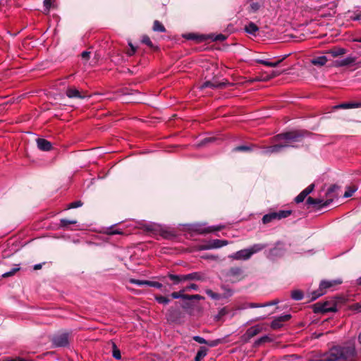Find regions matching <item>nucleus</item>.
Returning <instances> with one entry per match:
<instances>
[{
  "mask_svg": "<svg viewBox=\"0 0 361 361\" xmlns=\"http://www.w3.org/2000/svg\"><path fill=\"white\" fill-rule=\"evenodd\" d=\"M129 46L130 47V50L128 51L127 54L128 56H132L135 54L136 49L130 42L129 43Z\"/></svg>",
  "mask_w": 361,
  "mask_h": 361,
  "instance_id": "obj_60",
  "label": "nucleus"
},
{
  "mask_svg": "<svg viewBox=\"0 0 361 361\" xmlns=\"http://www.w3.org/2000/svg\"><path fill=\"white\" fill-rule=\"evenodd\" d=\"M129 281H130V283L136 284V285H138V286H143V285H147L148 286V281H147V280H137V279H130Z\"/></svg>",
  "mask_w": 361,
  "mask_h": 361,
  "instance_id": "obj_45",
  "label": "nucleus"
},
{
  "mask_svg": "<svg viewBox=\"0 0 361 361\" xmlns=\"http://www.w3.org/2000/svg\"><path fill=\"white\" fill-rule=\"evenodd\" d=\"M328 61L326 56H320L311 59V63L317 66H322Z\"/></svg>",
  "mask_w": 361,
  "mask_h": 361,
  "instance_id": "obj_21",
  "label": "nucleus"
},
{
  "mask_svg": "<svg viewBox=\"0 0 361 361\" xmlns=\"http://www.w3.org/2000/svg\"><path fill=\"white\" fill-rule=\"evenodd\" d=\"M263 330V326L262 324H257L255 326L249 328L245 334L243 335V338L245 341H249L250 338L257 336L258 334L262 332Z\"/></svg>",
  "mask_w": 361,
  "mask_h": 361,
  "instance_id": "obj_9",
  "label": "nucleus"
},
{
  "mask_svg": "<svg viewBox=\"0 0 361 361\" xmlns=\"http://www.w3.org/2000/svg\"><path fill=\"white\" fill-rule=\"evenodd\" d=\"M361 102H349L342 103L339 105L335 106L334 109H353V108H360Z\"/></svg>",
  "mask_w": 361,
  "mask_h": 361,
  "instance_id": "obj_20",
  "label": "nucleus"
},
{
  "mask_svg": "<svg viewBox=\"0 0 361 361\" xmlns=\"http://www.w3.org/2000/svg\"><path fill=\"white\" fill-rule=\"evenodd\" d=\"M90 52L87 51H85L81 54V57L85 60H88L90 59Z\"/></svg>",
  "mask_w": 361,
  "mask_h": 361,
  "instance_id": "obj_59",
  "label": "nucleus"
},
{
  "mask_svg": "<svg viewBox=\"0 0 361 361\" xmlns=\"http://www.w3.org/2000/svg\"><path fill=\"white\" fill-rule=\"evenodd\" d=\"M336 310L337 307L334 301H326L324 303L318 302L314 305V312L316 313H326L336 312Z\"/></svg>",
  "mask_w": 361,
  "mask_h": 361,
  "instance_id": "obj_6",
  "label": "nucleus"
},
{
  "mask_svg": "<svg viewBox=\"0 0 361 361\" xmlns=\"http://www.w3.org/2000/svg\"><path fill=\"white\" fill-rule=\"evenodd\" d=\"M279 245H277L275 247L271 249L269 252L270 255L271 256H279L281 255L283 253V251L281 250V247H279Z\"/></svg>",
  "mask_w": 361,
  "mask_h": 361,
  "instance_id": "obj_39",
  "label": "nucleus"
},
{
  "mask_svg": "<svg viewBox=\"0 0 361 361\" xmlns=\"http://www.w3.org/2000/svg\"><path fill=\"white\" fill-rule=\"evenodd\" d=\"M218 343H219L218 341H207V344L211 347H214V346H216Z\"/></svg>",
  "mask_w": 361,
  "mask_h": 361,
  "instance_id": "obj_63",
  "label": "nucleus"
},
{
  "mask_svg": "<svg viewBox=\"0 0 361 361\" xmlns=\"http://www.w3.org/2000/svg\"><path fill=\"white\" fill-rule=\"evenodd\" d=\"M198 288V286L195 284V283H191L190 285L188 286L187 287H185L184 288L185 291V290H190V289H192V290H197Z\"/></svg>",
  "mask_w": 361,
  "mask_h": 361,
  "instance_id": "obj_58",
  "label": "nucleus"
},
{
  "mask_svg": "<svg viewBox=\"0 0 361 361\" xmlns=\"http://www.w3.org/2000/svg\"><path fill=\"white\" fill-rule=\"evenodd\" d=\"M153 30L155 32H165L166 29L161 22L155 20L153 24Z\"/></svg>",
  "mask_w": 361,
  "mask_h": 361,
  "instance_id": "obj_30",
  "label": "nucleus"
},
{
  "mask_svg": "<svg viewBox=\"0 0 361 361\" xmlns=\"http://www.w3.org/2000/svg\"><path fill=\"white\" fill-rule=\"evenodd\" d=\"M226 36L222 35V34H219L218 35H216L214 38V40L216 41H224L226 39Z\"/></svg>",
  "mask_w": 361,
  "mask_h": 361,
  "instance_id": "obj_61",
  "label": "nucleus"
},
{
  "mask_svg": "<svg viewBox=\"0 0 361 361\" xmlns=\"http://www.w3.org/2000/svg\"><path fill=\"white\" fill-rule=\"evenodd\" d=\"M207 295L214 300H219L222 298V296L219 293L213 292L211 289H207L205 290Z\"/></svg>",
  "mask_w": 361,
  "mask_h": 361,
  "instance_id": "obj_35",
  "label": "nucleus"
},
{
  "mask_svg": "<svg viewBox=\"0 0 361 361\" xmlns=\"http://www.w3.org/2000/svg\"><path fill=\"white\" fill-rule=\"evenodd\" d=\"M66 94L69 98L83 99L85 97V95L82 94V93L74 87H68L66 91Z\"/></svg>",
  "mask_w": 361,
  "mask_h": 361,
  "instance_id": "obj_15",
  "label": "nucleus"
},
{
  "mask_svg": "<svg viewBox=\"0 0 361 361\" xmlns=\"http://www.w3.org/2000/svg\"><path fill=\"white\" fill-rule=\"evenodd\" d=\"M314 189V185L311 184L308 187H307L304 190H302L305 194L307 196Z\"/></svg>",
  "mask_w": 361,
  "mask_h": 361,
  "instance_id": "obj_53",
  "label": "nucleus"
},
{
  "mask_svg": "<svg viewBox=\"0 0 361 361\" xmlns=\"http://www.w3.org/2000/svg\"><path fill=\"white\" fill-rule=\"evenodd\" d=\"M257 62L260 64H263L267 66L271 67V62L267 61V60H262V59H258L257 60Z\"/></svg>",
  "mask_w": 361,
  "mask_h": 361,
  "instance_id": "obj_55",
  "label": "nucleus"
},
{
  "mask_svg": "<svg viewBox=\"0 0 361 361\" xmlns=\"http://www.w3.org/2000/svg\"><path fill=\"white\" fill-rule=\"evenodd\" d=\"M325 202L324 199L322 198H312L311 197H309L307 200V204H312L315 207L318 206L317 208L320 209L323 207H326V205H324V203Z\"/></svg>",
  "mask_w": 361,
  "mask_h": 361,
  "instance_id": "obj_19",
  "label": "nucleus"
},
{
  "mask_svg": "<svg viewBox=\"0 0 361 361\" xmlns=\"http://www.w3.org/2000/svg\"><path fill=\"white\" fill-rule=\"evenodd\" d=\"M77 224V221L75 219L68 220L66 219H61L60 220L59 227L63 229H68L69 225H75Z\"/></svg>",
  "mask_w": 361,
  "mask_h": 361,
  "instance_id": "obj_24",
  "label": "nucleus"
},
{
  "mask_svg": "<svg viewBox=\"0 0 361 361\" xmlns=\"http://www.w3.org/2000/svg\"><path fill=\"white\" fill-rule=\"evenodd\" d=\"M252 149V146L241 145L235 147L233 152H250Z\"/></svg>",
  "mask_w": 361,
  "mask_h": 361,
  "instance_id": "obj_37",
  "label": "nucleus"
},
{
  "mask_svg": "<svg viewBox=\"0 0 361 361\" xmlns=\"http://www.w3.org/2000/svg\"><path fill=\"white\" fill-rule=\"evenodd\" d=\"M105 233L106 234L111 235H116V234H119V235L123 234V232L121 230L114 229L112 227L108 228Z\"/></svg>",
  "mask_w": 361,
  "mask_h": 361,
  "instance_id": "obj_42",
  "label": "nucleus"
},
{
  "mask_svg": "<svg viewBox=\"0 0 361 361\" xmlns=\"http://www.w3.org/2000/svg\"><path fill=\"white\" fill-rule=\"evenodd\" d=\"M148 286H151V287L157 288L158 289H161L163 287L162 283H161L158 281H148Z\"/></svg>",
  "mask_w": 361,
  "mask_h": 361,
  "instance_id": "obj_47",
  "label": "nucleus"
},
{
  "mask_svg": "<svg viewBox=\"0 0 361 361\" xmlns=\"http://www.w3.org/2000/svg\"><path fill=\"white\" fill-rule=\"evenodd\" d=\"M257 62L260 64H263L267 66L271 67V62L267 61V60H262V59H258L257 60Z\"/></svg>",
  "mask_w": 361,
  "mask_h": 361,
  "instance_id": "obj_54",
  "label": "nucleus"
},
{
  "mask_svg": "<svg viewBox=\"0 0 361 361\" xmlns=\"http://www.w3.org/2000/svg\"><path fill=\"white\" fill-rule=\"evenodd\" d=\"M291 297L293 299H294L295 300H300L302 299L303 294L300 290H293L291 293Z\"/></svg>",
  "mask_w": 361,
  "mask_h": 361,
  "instance_id": "obj_38",
  "label": "nucleus"
},
{
  "mask_svg": "<svg viewBox=\"0 0 361 361\" xmlns=\"http://www.w3.org/2000/svg\"><path fill=\"white\" fill-rule=\"evenodd\" d=\"M350 309L353 311H356L357 312H361V305L359 304V303H355V304H353L351 306H350Z\"/></svg>",
  "mask_w": 361,
  "mask_h": 361,
  "instance_id": "obj_52",
  "label": "nucleus"
},
{
  "mask_svg": "<svg viewBox=\"0 0 361 361\" xmlns=\"http://www.w3.org/2000/svg\"><path fill=\"white\" fill-rule=\"evenodd\" d=\"M342 283V281L340 279L331 280V281H322L320 283L319 290L314 293L312 296L313 299H316L319 296L326 293L327 289H331L335 286Z\"/></svg>",
  "mask_w": 361,
  "mask_h": 361,
  "instance_id": "obj_5",
  "label": "nucleus"
},
{
  "mask_svg": "<svg viewBox=\"0 0 361 361\" xmlns=\"http://www.w3.org/2000/svg\"><path fill=\"white\" fill-rule=\"evenodd\" d=\"M19 270V268H13L12 269L11 271H8V272H6L4 274H2V276L4 278H7V277H9V276H13V274H15V273Z\"/></svg>",
  "mask_w": 361,
  "mask_h": 361,
  "instance_id": "obj_49",
  "label": "nucleus"
},
{
  "mask_svg": "<svg viewBox=\"0 0 361 361\" xmlns=\"http://www.w3.org/2000/svg\"><path fill=\"white\" fill-rule=\"evenodd\" d=\"M154 298L156 301L159 304L167 305L170 302L169 298L160 295H155Z\"/></svg>",
  "mask_w": 361,
  "mask_h": 361,
  "instance_id": "obj_33",
  "label": "nucleus"
},
{
  "mask_svg": "<svg viewBox=\"0 0 361 361\" xmlns=\"http://www.w3.org/2000/svg\"><path fill=\"white\" fill-rule=\"evenodd\" d=\"M307 132L293 130L279 134L272 138L276 144L264 148L262 153L269 154L281 152L285 147H295L294 143L302 142Z\"/></svg>",
  "mask_w": 361,
  "mask_h": 361,
  "instance_id": "obj_1",
  "label": "nucleus"
},
{
  "mask_svg": "<svg viewBox=\"0 0 361 361\" xmlns=\"http://www.w3.org/2000/svg\"><path fill=\"white\" fill-rule=\"evenodd\" d=\"M245 30L249 34L255 35L256 32L259 30V28L254 23L250 22L245 26Z\"/></svg>",
  "mask_w": 361,
  "mask_h": 361,
  "instance_id": "obj_27",
  "label": "nucleus"
},
{
  "mask_svg": "<svg viewBox=\"0 0 361 361\" xmlns=\"http://www.w3.org/2000/svg\"><path fill=\"white\" fill-rule=\"evenodd\" d=\"M185 292V290H182L179 292H173L171 295V296L174 298V299H178V298H182V299H184V297L186 296L187 295L186 294H183V293Z\"/></svg>",
  "mask_w": 361,
  "mask_h": 361,
  "instance_id": "obj_44",
  "label": "nucleus"
},
{
  "mask_svg": "<svg viewBox=\"0 0 361 361\" xmlns=\"http://www.w3.org/2000/svg\"><path fill=\"white\" fill-rule=\"evenodd\" d=\"M166 278H169L173 282V285H177L181 282L185 281L183 279V275H176L173 274H169L167 276H162L158 277V279L160 281H162L164 282H166Z\"/></svg>",
  "mask_w": 361,
  "mask_h": 361,
  "instance_id": "obj_13",
  "label": "nucleus"
},
{
  "mask_svg": "<svg viewBox=\"0 0 361 361\" xmlns=\"http://www.w3.org/2000/svg\"><path fill=\"white\" fill-rule=\"evenodd\" d=\"M281 73V72H280V71H273L270 75H268L264 78H260L257 77V78H255V79H253L252 81L269 80L273 78H275V77L279 75Z\"/></svg>",
  "mask_w": 361,
  "mask_h": 361,
  "instance_id": "obj_29",
  "label": "nucleus"
},
{
  "mask_svg": "<svg viewBox=\"0 0 361 361\" xmlns=\"http://www.w3.org/2000/svg\"><path fill=\"white\" fill-rule=\"evenodd\" d=\"M192 339L195 341L196 342L201 343V344H205L207 343V341H206L204 338L199 336H195L192 337Z\"/></svg>",
  "mask_w": 361,
  "mask_h": 361,
  "instance_id": "obj_50",
  "label": "nucleus"
},
{
  "mask_svg": "<svg viewBox=\"0 0 361 361\" xmlns=\"http://www.w3.org/2000/svg\"><path fill=\"white\" fill-rule=\"evenodd\" d=\"M202 300L204 299V298L200 295H187L184 297V300Z\"/></svg>",
  "mask_w": 361,
  "mask_h": 361,
  "instance_id": "obj_48",
  "label": "nucleus"
},
{
  "mask_svg": "<svg viewBox=\"0 0 361 361\" xmlns=\"http://www.w3.org/2000/svg\"><path fill=\"white\" fill-rule=\"evenodd\" d=\"M142 42L146 44L149 49L153 51H157L158 47L154 45L147 35H143L142 37Z\"/></svg>",
  "mask_w": 361,
  "mask_h": 361,
  "instance_id": "obj_23",
  "label": "nucleus"
},
{
  "mask_svg": "<svg viewBox=\"0 0 361 361\" xmlns=\"http://www.w3.org/2000/svg\"><path fill=\"white\" fill-rule=\"evenodd\" d=\"M221 290L224 293L221 295L222 298H228L231 297L233 294V290L228 286L222 285L221 286Z\"/></svg>",
  "mask_w": 361,
  "mask_h": 361,
  "instance_id": "obj_26",
  "label": "nucleus"
},
{
  "mask_svg": "<svg viewBox=\"0 0 361 361\" xmlns=\"http://www.w3.org/2000/svg\"><path fill=\"white\" fill-rule=\"evenodd\" d=\"M226 86V83L224 82H213L212 81H206L204 82L201 88H206V87H212V88H223Z\"/></svg>",
  "mask_w": 361,
  "mask_h": 361,
  "instance_id": "obj_22",
  "label": "nucleus"
},
{
  "mask_svg": "<svg viewBox=\"0 0 361 361\" xmlns=\"http://www.w3.org/2000/svg\"><path fill=\"white\" fill-rule=\"evenodd\" d=\"M290 314H284L276 317L271 324V327L273 329H279L281 328L285 322L288 321L290 319Z\"/></svg>",
  "mask_w": 361,
  "mask_h": 361,
  "instance_id": "obj_11",
  "label": "nucleus"
},
{
  "mask_svg": "<svg viewBox=\"0 0 361 361\" xmlns=\"http://www.w3.org/2000/svg\"><path fill=\"white\" fill-rule=\"evenodd\" d=\"M357 190V188L355 185H350L347 187L346 190L343 195L344 197H350L353 196V193Z\"/></svg>",
  "mask_w": 361,
  "mask_h": 361,
  "instance_id": "obj_32",
  "label": "nucleus"
},
{
  "mask_svg": "<svg viewBox=\"0 0 361 361\" xmlns=\"http://www.w3.org/2000/svg\"><path fill=\"white\" fill-rule=\"evenodd\" d=\"M338 187L336 185H331L326 192V200H324L325 202L324 205H329L334 199L337 198L338 195L336 193V190Z\"/></svg>",
  "mask_w": 361,
  "mask_h": 361,
  "instance_id": "obj_10",
  "label": "nucleus"
},
{
  "mask_svg": "<svg viewBox=\"0 0 361 361\" xmlns=\"http://www.w3.org/2000/svg\"><path fill=\"white\" fill-rule=\"evenodd\" d=\"M197 250H211V247H209V243H207L206 245H202L197 247Z\"/></svg>",
  "mask_w": 361,
  "mask_h": 361,
  "instance_id": "obj_56",
  "label": "nucleus"
},
{
  "mask_svg": "<svg viewBox=\"0 0 361 361\" xmlns=\"http://www.w3.org/2000/svg\"><path fill=\"white\" fill-rule=\"evenodd\" d=\"M333 57L342 56L346 53V50L343 48H334L328 51Z\"/></svg>",
  "mask_w": 361,
  "mask_h": 361,
  "instance_id": "obj_25",
  "label": "nucleus"
},
{
  "mask_svg": "<svg viewBox=\"0 0 361 361\" xmlns=\"http://www.w3.org/2000/svg\"><path fill=\"white\" fill-rule=\"evenodd\" d=\"M224 228V226L205 227L202 224H194L192 225L189 229L199 234H205L221 231Z\"/></svg>",
  "mask_w": 361,
  "mask_h": 361,
  "instance_id": "obj_7",
  "label": "nucleus"
},
{
  "mask_svg": "<svg viewBox=\"0 0 361 361\" xmlns=\"http://www.w3.org/2000/svg\"><path fill=\"white\" fill-rule=\"evenodd\" d=\"M357 353L353 344L343 346H334L326 353L322 357L324 361H355Z\"/></svg>",
  "mask_w": 361,
  "mask_h": 361,
  "instance_id": "obj_2",
  "label": "nucleus"
},
{
  "mask_svg": "<svg viewBox=\"0 0 361 361\" xmlns=\"http://www.w3.org/2000/svg\"><path fill=\"white\" fill-rule=\"evenodd\" d=\"M52 5V0H44V6L45 8V11L48 13L49 11L50 8Z\"/></svg>",
  "mask_w": 361,
  "mask_h": 361,
  "instance_id": "obj_51",
  "label": "nucleus"
},
{
  "mask_svg": "<svg viewBox=\"0 0 361 361\" xmlns=\"http://www.w3.org/2000/svg\"><path fill=\"white\" fill-rule=\"evenodd\" d=\"M355 61H356L355 57L348 56L342 60L337 61L336 62V66L338 67L347 66L353 64L355 62Z\"/></svg>",
  "mask_w": 361,
  "mask_h": 361,
  "instance_id": "obj_18",
  "label": "nucleus"
},
{
  "mask_svg": "<svg viewBox=\"0 0 361 361\" xmlns=\"http://www.w3.org/2000/svg\"><path fill=\"white\" fill-rule=\"evenodd\" d=\"M269 341H271L270 338L267 336H262L260 338L257 339V341H255V345L259 346L262 343H265V342H269Z\"/></svg>",
  "mask_w": 361,
  "mask_h": 361,
  "instance_id": "obj_43",
  "label": "nucleus"
},
{
  "mask_svg": "<svg viewBox=\"0 0 361 361\" xmlns=\"http://www.w3.org/2000/svg\"><path fill=\"white\" fill-rule=\"evenodd\" d=\"M209 247L212 249L220 248L223 246L227 245L228 244V241L226 240H219L214 239L208 242Z\"/></svg>",
  "mask_w": 361,
  "mask_h": 361,
  "instance_id": "obj_17",
  "label": "nucleus"
},
{
  "mask_svg": "<svg viewBox=\"0 0 361 361\" xmlns=\"http://www.w3.org/2000/svg\"><path fill=\"white\" fill-rule=\"evenodd\" d=\"M307 197V195L305 194V192L303 191H302L295 198V202L297 203H300V202H302L304 201V200L305 199V197Z\"/></svg>",
  "mask_w": 361,
  "mask_h": 361,
  "instance_id": "obj_46",
  "label": "nucleus"
},
{
  "mask_svg": "<svg viewBox=\"0 0 361 361\" xmlns=\"http://www.w3.org/2000/svg\"><path fill=\"white\" fill-rule=\"evenodd\" d=\"M350 18L353 20H360L361 19V12L355 14L353 16H351Z\"/></svg>",
  "mask_w": 361,
  "mask_h": 361,
  "instance_id": "obj_62",
  "label": "nucleus"
},
{
  "mask_svg": "<svg viewBox=\"0 0 361 361\" xmlns=\"http://www.w3.org/2000/svg\"><path fill=\"white\" fill-rule=\"evenodd\" d=\"M207 295L214 300H219L222 298V296L219 293L213 292L211 289H207L205 290Z\"/></svg>",
  "mask_w": 361,
  "mask_h": 361,
  "instance_id": "obj_36",
  "label": "nucleus"
},
{
  "mask_svg": "<svg viewBox=\"0 0 361 361\" xmlns=\"http://www.w3.org/2000/svg\"><path fill=\"white\" fill-rule=\"evenodd\" d=\"M83 204L82 202L80 200H77L75 202H73L68 204L66 209H75L81 207Z\"/></svg>",
  "mask_w": 361,
  "mask_h": 361,
  "instance_id": "obj_40",
  "label": "nucleus"
},
{
  "mask_svg": "<svg viewBox=\"0 0 361 361\" xmlns=\"http://www.w3.org/2000/svg\"><path fill=\"white\" fill-rule=\"evenodd\" d=\"M265 306H267V305H259V304H257V303H250L249 305V307H252V308L259 307H265Z\"/></svg>",
  "mask_w": 361,
  "mask_h": 361,
  "instance_id": "obj_64",
  "label": "nucleus"
},
{
  "mask_svg": "<svg viewBox=\"0 0 361 361\" xmlns=\"http://www.w3.org/2000/svg\"><path fill=\"white\" fill-rule=\"evenodd\" d=\"M36 142L37 147L42 151L48 152L52 149L51 143L44 138H37Z\"/></svg>",
  "mask_w": 361,
  "mask_h": 361,
  "instance_id": "obj_14",
  "label": "nucleus"
},
{
  "mask_svg": "<svg viewBox=\"0 0 361 361\" xmlns=\"http://www.w3.org/2000/svg\"><path fill=\"white\" fill-rule=\"evenodd\" d=\"M184 281H204V277L200 272H193L188 274L183 275Z\"/></svg>",
  "mask_w": 361,
  "mask_h": 361,
  "instance_id": "obj_16",
  "label": "nucleus"
},
{
  "mask_svg": "<svg viewBox=\"0 0 361 361\" xmlns=\"http://www.w3.org/2000/svg\"><path fill=\"white\" fill-rule=\"evenodd\" d=\"M112 353L115 359L120 360L121 358L120 350L117 348L115 343H112Z\"/></svg>",
  "mask_w": 361,
  "mask_h": 361,
  "instance_id": "obj_34",
  "label": "nucleus"
},
{
  "mask_svg": "<svg viewBox=\"0 0 361 361\" xmlns=\"http://www.w3.org/2000/svg\"><path fill=\"white\" fill-rule=\"evenodd\" d=\"M144 228L147 231L152 233H157L159 230V226L153 224H145Z\"/></svg>",
  "mask_w": 361,
  "mask_h": 361,
  "instance_id": "obj_31",
  "label": "nucleus"
},
{
  "mask_svg": "<svg viewBox=\"0 0 361 361\" xmlns=\"http://www.w3.org/2000/svg\"><path fill=\"white\" fill-rule=\"evenodd\" d=\"M291 214V210H279L276 212H270L269 213L263 216L262 221L264 224H267L274 221H279L287 218Z\"/></svg>",
  "mask_w": 361,
  "mask_h": 361,
  "instance_id": "obj_4",
  "label": "nucleus"
},
{
  "mask_svg": "<svg viewBox=\"0 0 361 361\" xmlns=\"http://www.w3.org/2000/svg\"><path fill=\"white\" fill-rule=\"evenodd\" d=\"M207 349L205 347H200L195 357V361H200L204 357L207 355Z\"/></svg>",
  "mask_w": 361,
  "mask_h": 361,
  "instance_id": "obj_28",
  "label": "nucleus"
},
{
  "mask_svg": "<svg viewBox=\"0 0 361 361\" xmlns=\"http://www.w3.org/2000/svg\"><path fill=\"white\" fill-rule=\"evenodd\" d=\"M159 233H160V235L164 238H170L171 237L173 236V235L171 233V232L170 231H168L166 230H164L162 229L160 226H159V230L158 231Z\"/></svg>",
  "mask_w": 361,
  "mask_h": 361,
  "instance_id": "obj_41",
  "label": "nucleus"
},
{
  "mask_svg": "<svg viewBox=\"0 0 361 361\" xmlns=\"http://www.w3.org/2000/svg\"><path fill=\"white\" fill-rule=\"evenodd\" d=\"M250 7L253 11H257L259 8L260 5L257 2H253L251 4Z\"/></svg>",
  "mask_w": 361,
  "mask_h": 361,
  "instance_id": "obj_57",
  "label": "nucleus"
},
{
  "mask_svg": "<svg viewBox=\"0 0 361 361\" xmlns=\"http://www.w3.org/2000/svg\"><path fill=\"white\" fill-rule=\"evenodd\" d=\"M227 276L235 278L237 281H240L245 278L243 270L240 267H231L227 273Z\"/></svg>",
  "mask_w": 361,
  "mask_h": 361,
  "instance_id": "obj_12",
  "label": "nucleus"
},
{
  "mask_svg": "<svg viewBox=\"0 0 361 361\" xmlns=\"http://www.w3.org/2000/svg\"><path fill=\"white\" fill-rule=\"evenodd\" d=\"M53 345L55 347H65L69 343V335L67 333H61L55 335L51 338Z\"/></svg>",
  "mask_w": 361,
  "mask_h": 361,
  "instance_id": "obj_8",
  "label": "nucleus"
},
{
  "mask_svg": "<svg viewBox=\"0 0 361 361\" xmlns=\"http://www.w3.org/2000/svg\"><path fill=\"white\" fill-rule=\"evenodd\" d=\"M266 245L263 244H255L249 248L240 250L228 256L229 258L235 260H247L251 256L265 248Z\"/></svg>",
  "mask_w": 361,
  "mask_h": 361,
  "instance_id": "obj_3",
  "label": "nucleus"
}]
</instances>
